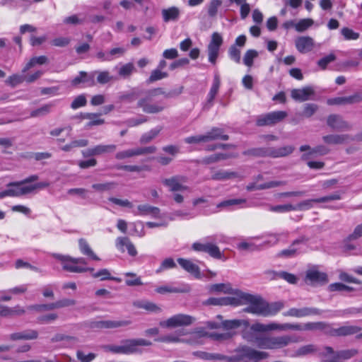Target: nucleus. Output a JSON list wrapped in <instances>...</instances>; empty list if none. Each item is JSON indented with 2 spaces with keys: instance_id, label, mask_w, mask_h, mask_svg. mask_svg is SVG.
<instances>
[{
  "instance_id": "nucleus-1",
  "label": "nucleus",
  "mask_w": 362,
  "mask_h": 362,
  "mask_svg": "<svg viewBox=\"0 0 362 362\" xmlns=\"http://www.w3.org/2000/svg\"><path fill=\"white\" fill-rule=\"evenodd\" d=\"M263 324L256 322L248 326H243L241 336L244 340L255 344L258 348L263 349H279L288 346L291 343L302 341L300 337L291 335L264 336L258 333L264 332Z\"/></svg>"
},
{
  "instance_id": "nucleus-2",
  "label": "nucleus",
  "mask_w": 362,
  "mask_h": 362,
  "mask_svg": "<svg viewBox=\"0 0 362 362\" xmlns=\"http://www.w3.org/2000/svg\"><path fill=\"white\" fill-rule=\"evenodd\" d=\"M195 355L204 360H218L226 362H259L269 357L267 352L256 350L247 345L239 346L230 356L204 351L197 352Z\"/></svg>"
},
{
  "instance_id": "nucleus-3",
  "label": "nucleus",
  "mask_w": 362,
  "mask_h": 362,
  "mask_svg": "<svg viewBox=\"0 0 362 362\" xmlns=\"http://www.w3.org/2000/svg\"><path fill=\"white\" fill-rule=\"evenodd\" d=\"M243 297V305H246L243 311L258 316L268 317L274 315L284 307L282 302L279 301L269 303L263 298L257 295L245 293V296Z\"/></svg>"
},
{
  "instance_id": "nucleus-4",
  "label": "nucleus",
  "mask_w": 362,
  "mask_h": 362,
  "mask_svg": "<svg viewBox=\"0 0 362 362\" xmlns=\"http://www.w3.org/2000/svg\"><path fill=\"white\" fill-rule=\"evenodd\" d=\"M187 178L182 175H174L162 180V184L172 193L173 200L178 204L185 201L184 193L189 192L190 188L185 185Z\"/></svg>"
},
{
  "instance_id": "nucleus-5",
  "label": "nucleus",
  "mask_w": 362,
  "mask_h": 362,
  "mask_svg": "<svg viewBox=\"0 0 362 362\" xmlns=\"http://www.w3.org/2000/svg\"><path fill=\"white\" fill-rule=\"evenodd\" d=\"M52 256L59 260L62 264V268L72 273H83L88 271L93 272V268L86 267V261L83 257L73 258L68 255L60 254H53Z\"/></svg>"
},
{
  "instance_id": "nucleus-6",
  "label": "nucleus",
  "mask_w": 362,
  "mask_h": 362,
  "mask_svg": "<svg viewBox=\"0 0 362 362\" xmlns=\"http://www.w3.org/2000/svg\"><path fill=\"white\" fill-rule=\"evenodd\" d=\"M207 335L208 332L204 328H197L186 339H180L179 337L175 334H168L156 340L158 341L171 343L186 342L191 345H196L202 344V338Z\"/></svg>"
},
{
  "instance_id": "nucleus-7",
  "label": "nucleus",
  "mask_w": 362,
  "mask_h": 362,
  "mask_svg": "<svg viewBox=\"0 0 362 362\" xmlns=\"http://www.w3.org/2000/svg\"><path fill=\"white\" fill-rule=\"evenodd\" d=\"M294 150L292 146H286L279 148H257L249 150L246 153L255 156H270L272 158H279L286 156L291 154Z\"/></svg>"
},
{
  "instance_id": "nucleus-8",
  "label": "nucleus",
  "mask_w": 362,
  "mask_h": 362,
  "mask_svg": "<svg viewBox=\"0 0 362 362\" xmlns=\"http://www.w3.org/2000/svg\"><path fill=\"white\" fill-rule=\"evenodd\" d=\"M215 239L214 236H210L204 238L202 242H195L192 245V249L196 252H206L213 258L221 259L222 253L214 243Z\"/></svg>"
},
{
  "instance_id": "nucleus-9",
  "label": "nucleus",
  "mask_w": 362,
  "mask_h": 362,
  "mask_svg": "<svg viewBox=\"0 0 362 362\" xmlns=\"http://www.w3.org/2000/svg\"><path fill=\"white\" fill-rule=\"evenodd\" d=\"M308 240L301 238L294 240L288 248L281 250L279 256L285 258H291L308 251Z\"/></svg>"
},
{
  "instance_id": "nucleus-10",
  "label": "nucleus",
  "mask_w": 362,
  "mask_h": 362,
  "mask_svg": "<svg viewBox=\"0 0 362 362\" xmlns=\"http://www.w3.org/2000/svg\"><path fill=\"white\" fill-rule=\"evenodd\" d=\"M222 139L228 140V136L223 134V132L220 129H213L211 132H207L204 135H197L192 136L185 139V141L187 144H197L200 142H208L209 141Z\"/></svg>"
},
{
  "instance_id": "nucleus-11",
  "label": "nucleus",
  "mask_w": 362,
  "mask_h": 362,
  "mask_svg": "<svg viewBox=\"0 0 362 362\" xmlns=\"http://www.w3.org/2000/svg\"><path fill=\"white\" fill-rule=\"evenodd\" d=\"M194 320L195 319L189 315L177 314L172 316L166 320L160 322V326L168 328L187 326L192 324Z\"/></svg>"
},
{
  "instance_id": "nucleus-12",
  "label": "nucleus",
  "mask_w": 362,
  "mask_h": 362,
  "mask_svg": "<svg viewBox=\"0 0 362 362\" xmlns=\"http://www.w3.org/2000/svg\"><path fill=\"white\" fill-rule=\"evenodd\" d=\"M222 44V36L218 33H214L207 47L209 62L213 64H215L216 62L219 49Z\"/></svg>"
},
{
  "instance_id": "nucleus-13",
  "label": "nucleus",
  "mask_w": 362,
  "mask_h": 362,
  "mask_svg": "<svg viewBox=\"0 0 362 362\" xmlns=\"http://www.w3.org/2000/svg\"><path fill=\"white\" fill-rule=\"evenodd\" d=\"M287 115L285 111L271 112L259 116L257 119V124L258 126L273 125L284 119Z\"/></svg>"
},
{
  "instance_id": "nucleus-14",
  "label": "nucleus",
  "mask_w": 362,
  "mask_h": 362,
  "mask_svg": "<svg viewBox=\"0 0 362 362\" xmlns=\"http://www.w3.org/2000/svg\"><path fill=\"white\" fill-rule=\"evenodd\" d=\"M318 331L321 330L331 335L345 336L357 333L359 328L355 326H344L339 329H331L329 325L318 322Z\"/></svg>"
},
{
  "instance_id": "nucleus-15",
  "label": "nucleus",
  "mask_w": 362,
  "mask_h": 362,
  "mask_svg": "<svg viewBox=\"0 0 362 362\" xmlns=\"http://www.w3.org/2000/svg\"><path fill=\"white\" fill-rule=\"evenodd\" d=\"M6 187L7 194L11 197H21L31 193V187H29V185H25L22 180L9 182Z\"/></svg>"
},
{
  "instance_id": "nucleus-16",
  "label": "nucleus",
  "mask_w": 362,
  "mask_h": 362,
  "mask_svg": "<svg viewBox=\"0 0 362 362\" xmlns=\"http://www.w3.org/2000/svg\"><path fill=\"white\" fill-rule=\"evenodd\" d=\"M124 350V354H132L138 351V346H148L152 343L146 339H127L122 341Z\"/></svg>"
},
{
  "instance_id": "nucleus-17",
  "label": "nucleus",
  "mask_w": 362,
  "mask_h": 362,
  "mask_svg": "<svg viewBox=\"0 0 362 362\" xmlns=\"http://www.w3.org/2000/svg\"><path fill=\"white\" fill-rule=\"evenodd\" d=\"M138 106L141 107L144 112L148 114L160 112L165 108V105L161 103H151L150 96L140 99L138 102Z\"/></svg>"
},
{
  "instance_id": "nucleus-18",
  "label": "nucleus",
  "mask_w": 362,
  "mask_h": 362,
  "mask_svg": "<svg viewBox=\"0 0 362 362\" xmlns=\"http://www.w3.org/2000/svg\"><path fill=\"white\" fill-rule=\"evenodd\" d=\"M315 94V90L312 87L296 88L291 90V97L296 101H305L310 100Z\"/></svg>"
},
{
  "instance_id": "nucleus-19",
  "label": "nucleus",
  "mask_w": 362,
  "mask_h": 362,
  "mask_svg": "<svg viewBox=\"0 0 362 362\" xmlns=\"http://www.w3.org/2000/svg\"><path fill=\"white\" fill-rule=\"evenodd\" d=\"M137 216H149L151 218H159L160 215V210L156 206H153L149 204H140L137 206L136 211L134 212Z\"/></svg>"
},
{
  "instance_id": "nucleus-20",
  "label": "nucleus",
  "mask_w": 362,
  "mask_h": 362,
  "mask_svg": "<svg viewBox=\"0 0 362 362\" xmlns=\"http://www.w3.org/2000/svg\"><path fill=\"white\" fill-rule=\"evenodd\" d=\"M116 247L122 252H124L126 247L129 255L134 257L137 255V250L134 244L126 237H119L116 239Z\"/></svg>"
},
{
  "instance_id": "nucleus-21",
  "label": "nucleus",
  "mask_w": 362,
  "mask_h": 362,
  "mask_svg": "<svg viewBox=\"0 0 362 362\" xmlns=\"http://www.w3.org/2000/svg\"><path fill=\"white\" fill-rule=\"evenodd\" d=\"M296 47L300 53H306L314 47V40L310 37L302 36L296 39Z\"/></svg>"
},
{
  "instance_id": "nucleus-22",
  "label": "nucleus",
  "mask_w": 362,
  "mask_h": 362,
  "mask_svg": "<svg viewBox=\"0 0 362 362\" xmlns=\"http://www.w3.org/2000/svg\"><path fill=\"white\" fill-rule=\"evenodd\" d=\"M362 100V93H356L348 97H337L328 100L330 105H346L356 103Z\"/></svg>"
},
{
  "instance_id": "nucleus-23",
  "label": "nucleus",
  "mask_w": 362,
  "mask_h": 362,
  "mask_svg": "<svg viewBox=\"0 0 362 362\" xmlns=\"http://www.w3.org/2000/svg\"><path fill=\"white\" fill-rule=\"evenodd\" d=\"M177 262L183 269L193 275L195 278L199 279L201 277L199 267L190 259L178 258Z\"/></svg>"
},
{
  "instance_id": "nucleus-24",
  "label": "nucleus",
  "mask_w": 362,
  "mask_h": 362,
  "mask_svg": "<svg viewBox=\"0 0 362 362\" xmlns=\"http://www.w3.org/2000/svg\"><path fill=\"white\" fill-rule=\"evenodd\" d=\"M230 293L234 294L233 296H227L223 297V304L224 305H233V306H239L243 305L244 299L243 296H245V293L239 290H235L233 292V290Z\"/></svg>"
},
{
  "instance_id": "nucleus-25",
  "label": "nucleus",
  "mask_w": 362,
  "mask_h": 362,
  "mask_svg": "<svg viewBox=\"0 0 362 362\" xmlns=\"http://www.w3.org/2000/svg\"><path fill=\"white\" fill-rule=\"evenodd\" d=\"M286 185V182L284 181H270L268 182H264L262 184H257L256 182H252L247 185L246 189L247 191L252 190H262L270 188H274L279 186Z\"/></svg>"
},
{
  "instance_id": "nucleus-26",
  "label": "nucleus",
  "mask_w": 362,
  "mask_h": 362,
  "mask_svg": "<svg viewBox=\"0 0 362 362\" xmlns=\"http://www.w3.org/2000/svg\"><path fill=\"white\" fill-rule=\"evenodd\" d=\"M315 313V309L310 308H292L284 313V316H291L295 317H303Z\"/></svg>"
},
{
  "instance_id": "nucleus-27",
  "label": "nucleus",
  "mask_w": 362,
  "mask_h": 362,
  "mask_svg": "<svg viewBox=\"0 0 362 362\" xmlns=\"http://www.w3.org/2000/svg\"><path fill=\"white\" fill-rule=\"evenodd\" d=\"M161 14L164 22H175L177 21L180 18V11L177 7L172 6L163 9Z\"/></svg>"
},
{
  "instance_id": "nucleus-28",
  "label": "nucleus",
  "mask_w": 362,
  "mask_h": 362,
  "mask_svg": "<svg viewBox=\"0 0 362 362\" xmlns=\"http://www.w3.org/2000/svg\"><path fill=\"white\" fill-rule=\"evenodd\" d=\"M156 291L160 294H165L166 293H188L190 291V287L189 285H183L180 287L165 285L157 287Z\"/></svg>"
},
{
  "instance_id": "nucleus-29",
  "label": "nucleus",
  "mask_w": 362,
  "mask_h": 362,
  "mask_svg": "<svg viewBox=\"0 0 362 362\" xmlns=\"http://www.w3.org/2000/svg\"><path fill=\"white\" fill-rule=\"evenodd\" d=\"M327 123L334 129H345L349 127L348 124L339 115H331L327 117Z\"/></svg>"
},
{
  "instance_id": "nucleus-30",
  "label": "nucleus",
  "mask_w": 362,
  "mask_h": 362,
  "mask_svg": "<svg viewBox=\"0 0 362 362\" xmlns=\"http://www.w3.org/2000/svg\"><path fill=\"white\" fill-rule=\"evenodd\" d=\"M233 206H239V208L251 207L252 204H247L245 199H230L224 200L217 204L218 208H229Z\"/></svg>"
},
{
  "instance_id": "nucleus-31",
  "label": "nucleus",
  "mask_w": 362,
  "mask_h": 362,
  "mask_svg": "<svg viewBox=\"0 0 362 362\" xmlns=\"http://www.w3.org/2000/svg\"><path fill=\"white\" fill-rule=\"evenodd\" d=\"M37 337H38V333L36 330L28 329V330H25L23 332L11 334L10 335V339L12 340H20V339L30 340V339H37Z\"/></svg>"
},
{
  "instance_id": "nucleus-32",
  "label": "nucleus",
  "mask_w": 362,
  "mask_h": 362,
  "mask_svg": "<svg viewBox=\"0 0 362 362\" xmlns=\"http://www.w3.org/2000/svg\"><path fill=\"white\" fill-rule=\"evenodd\" d=\"M222 327L227 330L233 329L240 327L248 326L249 321L245 319H234L229 320H224L221 322Z\"/></svg>"
},
{
  "instance_id": "nucleus-33",
  "label": "nucleus",
  "mask_w": 362,
  "mask_h": 362,
  "mask_svg": "<svg viewBox=\"0 0 362 362\" xmlns=\"http://www.w3.org/2000/svg\"><path fill=\"white\" fill-rule=\"evenodd\" d=\"M78 246L79 250L83 255L88 256L94 260H100L99 257L93 252L85 239L81 238L78 240Z\"/></svg>"
},
{
  "instance_id": "nucleus-34",
  "label": "nucleus",
  "mask_w": 362,
  "mask_h": 362,
  "mask_svg": "<svg viewBox=\"0 0 362 362\" xmlns=\"http://www.w3.org/2000/svg\"><path fill=\"white\" fill-rule=\"evenodd\" d=\"M48 62V58L46 56H39L32 57L29 62L25 64L23 69V73H25L27 71L33 68L37 65L45 64Z\"/></svg>"
},
{
  "instance_id": "nucleus-35",
  "label": "nucleus",
  "mask_w": 362,
  "mask_h": 362,
  "mask_svg": "<svg viewBox=\"0 0 362 362\" xmlns=\"http://www.w3.org/2000/svg\"><path fill=\"white\" fill-rule=\"evenodd\" d=\"M221 86V79L220 76L218 74H216L214 77L213 83L210 88V90L207 95V101L209 103H211L215 98L219 87Z\"/></svg>"
},
{
  "instance_id": "nucleus-36",
  "label": "nucleus",
  "mask_w": 362,
  "mask_h": 362,
  "mask_svg": "<svg viewBox=\"0 0 362 362\" xmlns=\"http://www.w3.org/2000/svg\"><path fill=\"white\" fill-rule=\"evenodd\" d=\"M134 305L136 308H143L152 313H158L161 312V308L160 307L156 304L148 301L137 300L134 303Z\"/></svg>"
},
{
  "instance_id": "nucleus-37",
  "label": "nucleus",
  "mask_w": 362,
  "mask_h": 362,
  "mask_svg": "<svg viewBox=\"0 0 362 362\" xmlns=\"http://www.w3.org/2000/svg\"><path fill=\"white\" fill-rule=\"evenodd\" d=\"M323 140L326 144L335 145L346 142L349 140V137L344 134H333L324 136Z\"/></svg>"
},
{
  "instance_id": "nucleus-38",
  "label": "nucleus",
  "mask_w": 362,
  "mask_h": 362,
  "mask_svg": "<svg viewBox=\"0 0 362 362\" xmlns=\"http://www.w3.org/2000/svg\"><path fill=\"white\" fill-rule=\"evenodd\" d=\"M161 130V127H156L148 132L144 133L140 138V143L144 144L151 142L159 134Z\"/></svg>"
},
{
  "instance_id": "nucleus-39",
  "label": "nucleus",
  "mask_w": 362,
  "mask_h": 362,
  "mask_svg": "<svg viewBox=\"0 0 362 362\" xmlns=\"http://www.w3.org/2000/svg\"><path fill=\"white\" fill-rule=\"evenodd\" d=\"M131 324L129 320H106L100 322V327L103 328H117L127 326Z\"/></svg>"
},
{
  "instance_id": "nucleus-40",
  "label": "nucleus",
  "mask_w": 362,
  "mask_h": 362,
  "mask_svg": "<svg viewBox=\"0 0 362 362\" xmlns=\"http://www.w3.org/2000/svg\"><path fill=\"white\" fill-rule=\"evenodd\" d=\"M304 281L305 284L308 285L313 284L317 282V266H308Z\"/></svg>"
},
{
  "instance_id": "nucleus-41",
  "label": "nucleus",
  "mask_w": 362,
  "mask_h": 362,
  "mask_svg": "<svg viewBox=\"0 0 362 362\" xmlns=\"http://www.w3.org/2000/svg\"><path fill=\"white\" fill-rule=\"evenodd\" d=\"M267 274H273L274 277H279L284 280H286L287 282L296 284L298 281V278L293 274H290L286 272H281L279 273H276L272 271H268L267 272Z\"/></svg>"
},
{
  "instance_id": "nucleus-42",
  "label": "nucleus",
  "mask_w": 362,
  "mask_h": 362,
  "mask_svg": "<svg viewBox=\"0 0 362 362\" xmlns=\"http://www.w3.org/2000/svg\"><path fill=\"white\" fill-rule=\"evenodd\" d=\"M258 57V52L255 49H248L244 54L243 63L245 66L251 67L253 65L254 59Z\"/></svg>"
},
{
  "instance_id": "nucleus-43",
  "label": "nucleus",
  "mask_w": 362,
  "mask_h": 362,
  "mask_svg": "<svg viewBox=\"0 0 362 362\" xmlns=\"http://www.w3.org/2000/svg\"><path fill=\"white\" fill-rule=\"evenodd\" d=\"M25 310L20 306H16L13 308L8 307H0V315L2 316H9L13 315H21L24 313Z\"/></svg>"
},
{
  "instance_id": "nucleus-44",
  "label": "nucleus",
  "mask_w": 362,
  "mask_h": 362,
  "mask_svg": "<svg viewBox=\"0 0 362 362\" xmlns=\"http://www.w3.org/2000/svg\"><path fill=\"white\" fill-rule=\"evenodd\" d=\"M116 149V146L114 144L103 145L100 144L94 146V151L95 156H100L105 153H112Z\"/></svg>"
},
{
  "instance_id": "nucleus-45",
  "label": "nucleus",
  "mask_w": 362,
  "mask_h": 362,
  "mask_svg": "<svg viewBox=\"0 0 362 362\" xmlns=\"http://www.w3.org/2000/svg\"><path fill=\"white\" fill-rule=\"evenodd\" d=\"M294 205L291 204H281L276 206H270L269 211L275 213H286L288 211H294Z\"/></svg>"
},
{
  "instance_id": "nucleus-46",
  "label": "nucleus",
  "mask_w": 362,
  "mask_h": 362,
  "mask_svg": "<svg viewBox=\"0 0 362 362\" xmlns=\"http://www.w3.org/2000/svg\"><path fill=\"white\" fill-rule=\"evenodd\" d=\"M52 107V104H46L38 109L31 111L30 117H38L47 115L51 112V109Z\"/></svg>"
},
{
  "instance_id": "nucleus-47",
  "label": "nucleus",
  "mask_w": 362,
  "mask_h": 362,
  "mask_svg": "<svg viewBox=\"0 0 362 362\" xmlns=\"http://www.w3.org/2000/svg\"><path fill=\"white\" fill-rule=\"evenodd\" d=\"M357 354H358V350L355 349H352L342 350V351H338L336 354L335 356L338 358L347 360V359L354 357Z\"/></svg>"
},
{
  "instance_id": "nucleus-48",
  "label": "nucleus",
  "mask_w": 362,
  "mask_h": 362,
  "mask_svg": "<svg viewBox=\"0 0 362 362\" xmlns=\"http://www.w3.org/2000/svg\"><path fill=\"white\" fill-rule=\"evenodd\" d=\"M235 175V173L225 170H219L215 173L211 178L215 180H225L230 179Z\"/></svg>"
},
{
  "instance_id": "nucleus-49",
  "label": "nucleus",
  "mask_w": 362,
  "mask_h": 362,
  "mask_svg": "<svg viewBox=\"0 0 362 362\" xmlns=\"http://www.w3.org/2000/svg\"><path fill=\"white\" fill-rule=\"evenodd\" d=\"M126 276L131 277L130 279H127L125 280V283L127 286H140L142 285L143 283L141 280L140 277L136 276V274L134 273L127 272L124 274Z\"/></svg>"
},
{
  "instance_id": "nucleus-50",
  "label": "nucleus",
  "mask_w": 362,
  "mask_h": 362,
  "mask_svg": "<svg viewBox=\"0 0 362 362\" xmlns=\"http://www.w3.org/2000/svg\"><path fill=\"white\" fill-rule=\"evenodd\" d=\"M341 33L346 40H356L360 36L358 33L354 32L349 28H343L341 30Z\"/></svg>"
},
{
  "instance_id": "nucleus-51",
  "label": "nucleus",
  "mask_w": 362,
  "mask_h": 362,
  "mask_svg": "<svg viewBox=\"0 0 362 362\" xmlns=\"http://www.w3.org/2000/svg\"><path fill=\"white\" fill-rule=\"evenodd\" d=\"M97 82L100 84H105L113 79V76L107 71H96Z\"/></svg>"
},
{
  "instance_id": "nucleus-52",
  "label": "nucleus",
  "mask_w": 362,
  "mask_h": 362,
  "mask_svg": "<svg viewBox=\"0 0 362 362\" xmlns=\"http://www.w3.org/2000/svg\"><path fill=\"white\" fill-rule=\"evenodd\" d=\"M313 23V21L310 18L301 19L296 22V30L298 32H303L310 27Z\"/></svg>"
},
{
  "instance_id": "nucleus-53",
  "label": "nucleus",
  "mask_w": 362,
  "mask_h": 362,
  "mask_svg": "<svg viewBox=\"0 0 362 362\" xmlns=\"http://www.w3.org/2000/svg\"><path fill=\"white\" fill-rule=\"evenodd\" d=\"M93 276L94 278H100L101 280L112 279L118 282L121 281L120 279L111 277L110 273L106 269H100L98 272L94 273Z\"/></svg>"
},
{
  "instance_id": "nucleus-54",
  "label": "nucleus",
  "mask_w": 362,
  "mask_h": 362,
  "mask_svg": "<svg viewBox=\"0 0 362 362\" xmlns=\"http://www.w3.org/2000/svg\"><path fill=\"white\" fill-rule=\"evenodd\" d=\"M222 1L221 0H212L208 7V14L214 18L216 16L218 9L221 6Z\"/></svg>"
},
{
  "instance_id": "nucleus-55",
  "label": "nucleus",
  "mask_w": 362,
  "mask_h": 362,
  "mask_svg": "<svg viewBox=\"0 0 362 362\" xmlns=\"http://www.w3.org/2000/svg\"><path fill=\"white\" fill-rule=\"evenodd\" d=\"M134 70V64L132 63H127L120 67L118 73L120 76L126 78L130 76Z\"/></svg>"
},
{
  "instance_id": "nucleus-56",
  "label": "nucleus",
  "mask_w": 362,
  "mask_h": 362,
  "mask_svg": "<svg viewBox=\"0 0 362 362\" xmlns=\"http://www.w3.org/2000/svg\"><path fill=\"white\" fill-rule=\"evenodd\" d=\"M283 235V233L269 234L264 242V245L269 247L276 245L279 242L281 236Z\"/></svg>"
},
{
  "instance_id": "nucleus-57",
  "label": "nucleus",
  "mask_w": 362,
  "mask_h": 362,
  "mask_svg": "<svg viewBox=\"0 0 362 362\" xmlns=\"http://www.w3.org/2000/svg\"><path fill=\"white\" fill-rule=\"evenodd\" d=\"M240 49L235 47V45H231L228 49L230 59L236 63H240Z\"/></svg>"
},
{
  "instance_id": "nucleus-58",
  "label": "nucleus",
  "mask_w": 362,
  "mask_h": 362,
  "mask_svg": "<svg viewBox=\"0 0 362 362\" xmlns=\"http://www.w3.org/2000/svg\"><path fill=\"white\" fill-rule=\"evenodd\" d=\"M108 201L113 203L115 205H117V206H119L122 207L132 209L134 206L133 204L131 202H129L128 199H118L116 197H109Z\"/></svg>"
},
{
  "instance_id": "nucleus-59",
  "label": "nucleus",
  "mask_w": 362,
  "mask_h": 362,
  "mask_svg": "<svg viewBox=\"0 0 362 362\" xmlns=\"http://www.w3.org/2000/svg\"><path fill=\"white\" fill-rule=\"evenodd\" d=\"M87 100L85 95L81 94L74 98L71 104V107L74 110H76L79 107L85 106Z\"/></svg>"
},
{
  "instance_id": "nucleus-60",
  "label": "nucleus",
  "mask_w": 362,
  "mask_h": 362,
  "mask_svg": "<svg viewBox=\"0 0 362 362\" xmlns=\"http://www.w3.org/2000/svg\"><path fill=\"white\" fill-rule=\"evenodd\" d=\"M25 81L24 76L19 74H13L10 76L6 81V83L12 87L23 83Z\"/></svg>"
},
{
  "instance_id": "nucleus-61",
  "label": "nucleus",
  "mask_w": 362,
  "mask_h": 362,
  "mask_svg": "<svg viewBox=\"0 0 362 362\" xmlns=\"http://www.w3.org/2000/svg\"><path fill=\"white\" fill-rule=\"evenodd\" d=\"M300 151L301 152H305L303 153L301 157L304 160H308L309 159L312 158L316 153L315 149H311V148L308 145L301 146Z\"/></svg>"
},
{
  "instance_id": "nucleus-62",
  "label": "nucleus",
  "mask_w": 362,
  "mask_h": 362,
  "mask_svg": "<svg viewBox=\"0 0 362 362\" xmlns=\"http://www.w3.org/2000/svg\"><path fill=\"white\" fill-rule=\"evenodd\" d=\"M315 351V346L312 344L305 345L300 347L295 353L296 356H306Z\"/></svg>"
},
{
  "instance_id": "nucleus-63",
  "label": "nucleus",
  "mask_w": 362,
  "mask_h": 362,
  "mask_svg": "<svg viewBox=\"0 0 362 362\" xmlns=\"http://www.w3.org/2000/svg\"><path fill=\"white\" fill-rule=\"evenodd\" d=\"M76 356L81 362H91L95 359L96 355L93 353L86 354L82 351H78L76 352Z\"/></svg>"
},
{
  "instance_id": "nucleus-64",
  "label": "nucleus",
  "mask_w": 362,
  "mask_h": 362,
  "mask_svg": "<svg viewBox=\"0 0 362 362\" xmlns=\"http://www.w3.org/2000/svg\"><path fill=\"white\" fill-rule=\"evenodd\" d=\"M168 74L166 72H163L160 70L156 69L151 72V76L148 79V81L149 83H152L153 81L166 78Z\"/></svg>"
}]
</instances>
